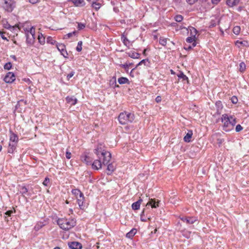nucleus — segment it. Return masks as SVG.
Wrapping results in <instances>:
<instances>
[{
    "label": "nucleus",
    "mask_w": 249,
    "mask_h": 249,
    "mask_svg": "<svg viewBox=\"0 0 249 249\" xmlns=\"http://www.w3.org/2000/svg\"><path fill=\"white\" fill-rule=\"evenodd\" d=\"M75 72L74 71H71L70 73H69L67 76V78L68 80H69L71 77H72L73 75L74 74Z\"/></svg>",
    "instance_id": "50"
},
{
    "label": "nucleus",
    "mask_w": 249,
    "mask_h": 249,
    "mask_svg": "<svg viewBox=\"0 0 249 249\" xmlns=\"http://www.w3.org/2000/svg\"><path fill=\"white\" fill-rule=\"evenodd\" d=\"M142 200V199H139L137 201L133 203L132 204V208L134 210H137L140 209L141 204Z\"/></svg>",
    "instance_id": "18"
},
{
    "label": "nucleus",
    "mask_w": 249,
    "mask_h": 249,
    "mask_svg": "<svg viewBox=\"0 0 249 249\" xmlns=\"http://www.w3.org/2000/svg\"><path fill=\"white\" fill-rule=\"evenodd\" d=\"M10 142L18 144V136L12 131H10Z\"/></svg>",
    "instance_id": "12"
},
{
    "label": "nucleus",
    "mask_w": 249,
    "mask_h": 249,
    "mask_svg": "<svg viewBox=\"0 0 249 249\" xmlns=\"http://www.w3.org/2000/svg\"><path fill=\"white\" fill-rule=\"evenodd\" d=\"M174 19L177 22H180L183 20V17L180 15H177L174 17Z\"/></svg>",
    "instance_id": "38"
},
{
    "label": "nucleus",
    "mask_w": 249,
    "mask_h": 249,
    "mask_svg": "<svg viewBox=\"0 0 249 249\" xmlns=\"http://www.w3.org/2000/svg\"><path fill=\"white\" fill-rule=\"evenodd\" d=\"M82 41H80L78 42L77 46L76 47V50L77 52H81L82 49Z\"/></svg>",
    "instance_id": "39"
},
{
    "label": "nucleus",
    "mask_w": 249,
    "mask_h": 249,
    "mask_svg": "<svg viewBox=\"0 0 249 249\" xmlns=\"http://www.w3.org/2000/svg\"><path fill=\"white\" fill-rule=\"evenodd\" d=\"M84 196L80 197V198L77 199V203L79 205V207L80 209L83 210L84 209V206L83 205L84 204Z\"/></svg>",
    "instance_id": "29"
},
{
    "label": "nucleus",
    "mask_w": 249,
    "mask_h": 249,
    "mask_svg": "<svg viewBox=\"0 0 249 249\" xmlns=\"http://www.w3.org/2000/svg\"><path fill=\"white\" fill-rule=\"evenodd\" d=\"M66 101L68 103L70 104L71 106L75 105L77 102V99L72 96H67L66 98Z\"/></svg>",
    "instance_id": "14"
},
{
    "label": "nucleus",
    "mask_w": 249,
    "mask_h": 249,
    "mask_svg": "<svg viewBox=\"0 0 249 249\" xmlns=\"http://www.w3.org/2000/svg\"><path fill=\"white\" fill-rule=\"evenodd\" d=\"M49 182H50L49 178H48L46 177V178H45V179L44 180V181L43 182V184L45 186H48L49 185Z\"/></svg>",
    "instance_id": "45"
},
{
    "label": "nucleus",
    "mask_w": 249,
    "mask_h": 249,
    "mask_svg": "<svg viewBox=\"0 0 249 249\" xmlns=\"http://www.w3.org/2000/svg\"><path fill=\"white\" fill-rule=\"evenodd\" d=\"M135 119L134 114L124 112L120 114L118 120L121 124H126L132 123Z\"/></svg>",
    "instance_id": "5"
},
{
    "label": "nucleus",
    "mask_w": 249,
    "mask_h": 249,
    "mask_svg": "<svg viewBox=\"0 0 249 249\" xmlns=\"http://www.w3.org/2000/svg\"><path fill=\"white\" fill-rule=\"evenodd\" d=\"M73 4L77 7L83 6L85 5V3L84 0H71Z\"/></svg>",
    "instance_id": "17"
},
{
    "label": "nucleus",
    "mask_w": 249,
    "mask_h": 249,
    "mask_svg": "<svg viewBox=\"0 0 249 249\" xmlns=\"http://www.w3.org/2000/svg\"><path fill=\"white\" fill-rule=\"evenodd\" d=\"M27 33H28L30 35H33V36H35V30L33 28V27H32L30 29V30L29 31H28L27 32Z\"/></svg>",
    "instance_id": "46"
},
{
    "label": "nucleus",
    "mask_w": 249,
    "mask_h": 249,
    "mask_svg": "<svg viewBox=\"0 0 249 249\" xmlns=\"http://www.w3.org/2000/svg\"><path fill=\"white\" fill-rule=\"evenodd\" d=\"M184 49H185L186 50H188V51H189V50H190L192 49V46H188V47H187V48H185H185H184Z\"/></svg>",
    "instance_id": "59"
},
{
    "label": "nucleus",
    "mask_w": 249,
    "mask_h": 249,
    "mask_svg": "<svg viewBox=\"0 0 249 249\" xmlns=\"http://www.w3.org/2000/svg\"><path fill=\"white\" fill-rule=\"evenodd\" d=\"M231 101L233 104H236L238 102V99L237 97L235 96H232L231 98Z\"/></svg>",
    "instance_id": "47"
},
{
    "label": "nucleus",
    "mask_w": 249,
    "mask_h": 249,
    "mask_svg": "<svg viewBox=\"0 0 249 249\" xmlns=\"http://www.w3.org/2000/svg\"><path fill=\"white\" fill-rule=\"evenodd\" d=\"M99 0H94V1H92V7L94 9H95L96 11L99 10L100 8L101 7V4L98 2Z\"/></svg>",
    "instance_id": "27"
},
{
    "label": "nucleus",
    "mask_w": 249,
    "mask_h": 249,
    "mask_svg": "<svg viewBox=\"0 0 249 249\" xmlns=\"http://www.w3.org/2000/svg\"><path fill=\"white\" fill-rule=\"evenodd\" d=\"M233 32L234 34L238 35L240 33V27L238 26H236L234 27L233 28Z\"/></svg>",
    "instance_id": "37"
},
{
    "label": "nucleus",
    "mask_w": 249,
    "mask_h": 249,
    "mask_svg": "<svg viewBox=\"0 0 249 249\" xmlns=\"http://www.w3.org/2000/svg\"><path fill=\"white\" fill-rule=\"evenodd\" d=\"M28 191V189L25 186H24L21 187L20 193L23 196H24V195L27 194Z\"/></svg>",
    "instance_id": "33"
},
{
    "label": "nucleus",
    "mask_w": 249,
    "mask_h": 249,
    "mask_svg": "<svg viewBox=\"0 0 249 249\" xmlns=\"http://www.w3.org/2000/svg\"><path fill=\"white\" fill-rule=\"evenodd\" d=\"M66 157L68 159H70L71 158V153L68 150L66 152Z\"/></svg>",
    "instance_id": "53"
},
{
    "label": "nucleus",
    "mask_w": 249,
    "mask_h": 249,
    "mask_svg": "<svg viewBox=\"0 0 249 249\" xmlns=\"http://www.w3.org/2000/svg\"><path fill=\"white\" fill-rule=\"evenodd\" d=\"M38 0H29V2L32 4H35L38 2Z\"/></svg>",
    "instance_id": "57"
},
{
    "label": "nucleus",
    "mask_w": 249,
    "mask_h": 249,
    "mask_svg": "<svg viewBox=\"0 0 249 249\" xmlns=\"http://www.w3.org/2000/svg\"><path fill=\"white\" fill-rule=\"evenodd\" d=\"M147 51V49H145L143 51V53H142L144 55H146V52Z\"/></svg>",
    "instance_id": "61"
},
{
    "label": "nucleus",
    "mask_w": 249,
    "mask_h": 249,
    "mask_svg": "<svg viewBox=\"0 0 249 249\" xmlns=\"http://www.w3.org/2000/svg\"><path fill=\"white\" fill-rule=\"evenodd\" d=\"M17 146V144L15 143L9 142L8 148V153L13 154L16 150Z\"/></svg>",
    "instance_id": "15"
},
{
    "label": "nucleus",
    "mask_w": 249,
    "mask_h": 249,
    "mask_svg": "<svg viewBox=\"0 0 249 249\" xmlns=\"http://www.w3.org/2000/svg\"><path fill=\"white\" fill-rule=\"evenodd\" d=\"M189 31H190V35L191 36L196 38V35L197 34V30L192 26L189 27Z\"/></svg>",
    "instance_id": "25"
},
{
    "label": "nucleus",
    "mask_w": 249,
    "mask_h": 249,
    "mask_svg": "<svg viewBox=\"0 0 249 249\" xmlns=\"http://www.w3.org/2000/svg\"><path fill=\"white\" fill-rule=\"evenodd\" d=\"M85 27V24L82 23H78V29L79 30L83 29Z\"/></svg>",
    "instance_id": "48"
},
{
    "label": "nucleus",
    "mask_w": 249,
    "mask_h": 249,
    "mask_svg": "<svg viewBox=\"0 0 249 249\" xmlns=\"http://www.w3.org/2000/svg\"><path fill=\"white\" fill-rule=\"evenodd\" d=\"M144 215V210H143L141 214V220L142 221L145 222L146 221V219H143V216Z\"/></svg>",
    "instance_id": "51"
},
{
    "label": "nucleus",
    "mask_w": 249,
    "mask_h": 249,
    "mask_svg": "<svg viewBox=\"0 0 249 249\" xmlns=\"http://www.w3.org/2000/svg\"><path fill=\"white\" fill-rule=\"evenodd\" d=\"M15 80V75L14 73L9 72L4 78V81L7 83H11Z\"/></svg>",
    "instance_id": "7"
},
{
    "label": "nucleus",
    "mask_w": 249,
    "mask_h": 249,
    "mask_svg": "<svg viewBox=\"0 0 249 249\" xmlns=\"http://www.w3.org/2000/svg\"><path fill=\"white\" fill-rule=\"evenodd\" d=\"M120 66L124 68V70H125V71L128 72L129 64H128L127 63H125L124 64H121Z\"/></svg>",
    "instance_id": "41"
},
{
    "label": "nucleus",
    "mask_w": 249,
    "mask_h": 249,
    "mask_svg": "<svg viewBox=\"0 0 249 249\" xmlns=\"http://www.w3.org/2000/svg\"><path fill=\"white\" fill-rule=\"evenodd\" d=\"M102 160H96L93 162H91V165L92 168L94 170H99L101 168L102 164L104 165L102 161Z\"/></svg>",
    "instance_id": "9"
},
{
    "label": "nucleus",
    "mask_w": 249,
    "mask_h": 249,
    "mask_svg": "<svg viewBox=\"0 0 249 249\" xmlns=\"http://www.w3.org/2000/svg\"><path fill=\"white\" fill-rule=\"evenodd\" d=\"M170 71H171V73L172 74H175V72L174 71H173V70H171Z\"/></svg>",
    "instance_id": "64"
},
{
    "label": "nucleus",
    "mask_w": 249,
    "mask_h": 249,
    "mask_svg": "<svg viewBox=\"0 0 249 249\" xmlns=\"http://www.w3.org/2000/svg\"><path fill=\"white\" fill-rule=\"evenodd\" d=\"M57 223L61 229L68 231L76 225V220L73 218H58Z\"/></svg>",
    "instance_id": "3"
},
{
    "label": "nucleus",
    "mask_w": 249,
    "mask_h": 249,
    "mask_svg": "<svg viewBox=\"0 0 249 249\" xmlns=\"http://www.w3.org/2000/svg\"><path fill=\"white\" fill-rule=\"evenodd\" d=\"M159 43L160 45L165 46L167 43V38H164L163 37H160L159 38Z\"/></svg>",
    "instance_id": "32"
},
{
    "label": "nucleus",
    "mask_w": 249,
    "mask_h": 249,
    "mask_svg": "<svg viewBox=\"0 0 249 249\" xmlns=\"http://www.w3.org/2000/svg\"><path fill=\"white\" fill-rule=\"evenodd\" d=\"M196 40H195V41H193V44H192V45H193V47H195V46H196Z\"/></svg>",
    "instance_id": "62"
},
{
    "label": "nucleus",
    "mask_w": 249,
    "mask_h": 249,
    "mask_svg": "<svg viewBox=\"0 0 249 249\" xmlns=\"http://www.w3.org/2000/svg\"><path fill=\"white\" fill-rule=\"evenodd\" d=\"M56 47L58 50L61 53V54L65 58H68V53L66 49V46L64 44L59 43L56 44Z\"/></svg>",
    "instance_id": "6"
},
{
    "label": "nucleus",
    "mask_w": 249,
    "mask_h": 249,
    "mask_svg": "<svg viewBox=\"0 0 249 249\" xmlns=\"http://www.w3.org/2000/svg\"><path fill=\"white\" fill-rule=\"evenodd\" d=\"M137 230L136 229H132L129 232L126 233V237L131 239L136 233Z\"/></svg>",
    "instance_id": "26"
},
{
    "label": "nucleus",
    "mask_w": 249,
    "mask_h": 249,
    "mask_svg": "<svg viewBox=\"0 0 249 249\" xmlns=\"http://www.w3.org/2000/svg\"><path fill=\"white\" fill-rule=\"evenodd\" d=\"M221 0H211L212 3L213 4H217Z\"/></svg>",
    "instance_id": "56"
},
{
    "label": "nucleus",
    "mask_w": 249,
    "mask_h": 249,
    "mask_svg": "<svg viewBox=\"0 0 249 249\" xmlns=\"http://www.w3.org/2000/svg\"><path fill=\"white\" fill-rule=\"evenodd\" d=\"M193 135L192 130H189L186 135L184 136L183 140L185 142H191V139Z\"/></svg>",
    "instance_id": "22"
},
{
    "label": "nucleus",
    "mask_w": 249,
    "mask_h": 249,
    "mask_svg": "<svg viewBox=\"0 0 249 249\" xmlns=\"http://www.w3.org/2000/svg\"><path fill=\"white\" fill-rule=\"evenodd\" d=\"M159 201H156L155 199H149V202L147 203L146 206L150 205L152 208H156L159 207Z\"/></svg>",
    "instance_id": "13"
},
{
    "label": "nucleus",
    "mask_w": 249,
    "mask_h": 249,
    "mask_svg": "<svg viewBox=\"0 0 249 249\" xmlns=\"http://www.w3.org/2000/svg\"><path fill=\"white\" fill-rule=\"evenodd\" d=\"M72 193L75 195L79 194L80 197L83 196V194L79 189H73L72 190Z\"/></svg>",
    "instance_id": "34"
},
{
    "label": "nucleus",
    "mask_w": 249,
    "mask_h": 249,
    "mask_svg": "<svg viewBox=\"0 0 249 249\" xmlns=\"http://www.w3.org/2000/svg\"><path fill=\"white\" fill-rule=\"evenodd\" d=\"M26 43L28 44H32L35 40V36L33 35H30L28 33H26Z\"/></svg>",
    "instance_id": "16"
},
{
    "label": "nucleus",
    "mask_w": 249,
    "mask_h": 249,
    "mask_svg": "<svg viewBox=\"0 0 249 249\" xmlns=\"http://www.w3.org/2000/svg\"><path fill=\"white\" fill-rule=\"evenodd\" d=\"M197 0H186V2L190 5H192L196 2Z\"/></svg>",
    "instance_id": "52"
},
{
    "label": "nucleus",
    "mask_w": 249,
    "mask_h": 249,
    "mask_svg": "<svg viewBox=\"0 0 249 249\" xmlns=\"http://www.w3.org/2000/svg\"><path fill=\"white\" fill-rule=\"evenodd\" d=\"M142 64H144L146 66H149L150 62L149 61L148 59H143L141 60L136 66V68H137L139 66L141 65Z\"/></svg>",
    "instance_id": "30"
},
{
    "label": "nucleus",
    "mask_w": 249,
    "mask_h": 249,
    "mask_svg": "<svg viewBox=\"0 0 249 249\" xmlns=\"http://www.w3.org/2000/svg\"><path fill=\"white\" fill-rule=\"evenodd\" d=\"M244 42H245V41H244H244H239V40H237V41H236V43H237H237H238V44H241V45H245V43H244Z\"/></svg>",
    "instance_id": "58"
},
{
    "label": "nucleus",
    "mask_w": 249,
    "mask_h": 249,
    "mask_svg": "<svg viewBox=\"0 0 249 249\" xmlns=\"http://www.w3.org/2000/svg\"><path fill=\"white\" fill-rule=\"evenodd\" d=\"M215 107L216 108V111L215 115H220L223 108V106L221 101H218L215 103Z\"/></svg>",
    "instance_id": "11"
},
{
    "label": "nucleus",
    "mask_w": 249,
    "mask_h": 249,
    "mask_svg": "<svg viewBox=\"0 0 249 249\" xmlns=\"http://www.w3.org/2000/svg\"><path fill=\"white\" fill-rule=\"evenodd\" d=\"M221 122L223 123V129L224 131L228 132L233 129L236 123V119L232 116H229L227 114H223L221 117Z\"/></svg>",
    "instance_id": "1"
},
{
    "label": "nucleus",
    "mask_w": 249,
    "mask_h": 249,
    "mask_svg": "<svg viewBox=\"0 0 249 249\" xmlns=\"http://www.w3.org/2000/svg\"><path fill=\"white\" fill-rule=\"evenodd\" d=\"M246 70V65L244 62H241L239 64V71L241 72H244Z\"/></svg>",
    "instance_id": "36"
},
{
    "label": "nucleus",
    "mask_w": 249,
    "mask_h": 249,
    "mask_svg": "<svg viewBox=\"0 0 249 249\" xmlns=\"http://www.w3.org/2000/svg\"><path fill=\"white\" fill-rule=\"evenodd\" d=\"M126 53L129 57L134 59L139 58L140 56V53L134 52L133 51H130L128 53Z\"/></svg>",
    "instance_id": "21"
},
{
    "label": "nucleus",
    "mask_w": 249,
    "mask_h": 249,
    "mask_svg": "<svg viewBox=\"0 0 249 249\" xmlns=\"http://www.w3.org/2000/svg\"><path fill=\"white\" fill-rule=\"evenodd\" d=\"M240 0H227V4L230 7L237 5L239 3Z\"/></svg>",
    "instance_id": "23"
},
{
    "label": "nucleus",
    "mask_w": 249,
    "mask_h": 249,
    "mask_svg": "<svg viewBox=\"0 0 249 249\" xmlns=\"http://www.w3.org/2000/svg\"><path fill=\"white\" fill-rule=\"evenodd\" d=\"M196 40V38H195V37L191 36L190 37H188L186 38V41L188 43H192L193 41H195Z\"/></svg>",
    "instance_id": "42"
},
{
    "label": "nucleus",
    "mask_w": 249,
    "mask_h": 249,
    "mask_svg": "<svg viewBox=\"0 0 249 249\" xmlns=\"http://www.w3.org/2000/svg\"><path fill=\"white\" fill-rule=\"evenodd\" d=\"M243 129V127L240 124H237L236 126L235 130L236 132H239Z\"/></svg>",
    "instance_id": "49"
},
{
    "label": "nucleus",
    "mask_w": 249,
    "mask_h": 249,
    "mask_svg": "<svg viewBox=\"0 0 249 249\" xmlns=\"http://www.w3.org/2000/svg\"><path fill=\"white\" fill-rule=\"evenodd\" d=\"M47 42L51 44H54L55 43V41L51 36H48L47 38Z\"/></svg>",
    "instance_id": "40"
},
{
    "label": "nucleus",
    "mask_w": 249,
    "mask_h": 249,
    "mask_svg": "<svg viewBox=\"0 0 249 249\" xmlns=\"http://www.w3.org/2000/svg\"><path fill=\"white\" fill-rule=\"evenodd\" d=\"M94 152L98 159L102 160V162L104 165H107L110 161L111 157L110 153L103 149L101 145L98 146Z\"/></svg>",
    "instance_id": "2"
},
{
    "label": "nucleus",
    "mask_w": 249,
    "mask_h": 249,
    "mask_svg": "<svg viewBox=\"0 0 249 249\" xmlns=\"http://www.w3.org/2000/svg\"><path fill=\"white\" fill-rule=\"evenodd\" d=\"M13 213V211L12 210H9V211H7L5 213V215H6L8 216H10Z\"/></svg>",
    "instance_id": "54"
},
{
    "label": "nucleus",
    "mask_w": 249,
    "mask_h": 249,
    "mask_svg": "<svg viewBox=\"0 0 249 249\" xmlns=\"http://www.w3.org/2000/svg\"><path fill=\"white\" fill-rule=\"evenodd\" d=\"M118 83L122 85L124 84H129V81L128 78L124 77H121L119 78L118 80Z\"/></svg>",
    "instance_id": "28"
},
{
    "label": "nucleus",
    "mask_w": 249,
    "mask_h": 249,
    "mask_svg": "<svg viewBox=\"0 0 249 249\" xmlns=\"http://www.w3.org/2000/svg\"><path fill=\"white\" fill-rule=\"evenodd\" d=\"M68 246L71 249H81L82 244L78 242H71L68 243Z\"/></svg>",
    "instance_id": "10"
},
{
    "label": "nucleus",
    "mask_w": 249,
    "mask_h": 249,
    "mask_svg": "<svg viewBox=\"0 0 249 249\" xmlns=\"http://www.w3.org/2000/svg\"><path fill=\"white\" fill-rule=\"evenodd\" d=\"M12 66L11 62H8L4 65V68L5 70H9L12 68Z\"/></svg>",
    "instance_id": "44"
},
{
    "label": "nucleus",
    "mask_w": 249,
    "mask_h": 249,
    "mask_svg": "<svg viewBox=\"0 0 249 249\" xmlns=\"http://www.w3.org/2000/svg\"><path fill=\"white\" fill-rule=\"evenodd\" d=\"M107 164V174L110 175L115 170V166L112 163L109 164L108 163Z\"/></svg>",
    "instance_id": "20"
},
{
    "label": "nucleus",
    "mask_w": 249,
    "mask_h": 249,
    "mask_svg": "<svg viewBox=\"0 0 249 249\" xmlns=\"http://www.w3.org/2000/svg\"><path fill=\"white\" fill-rule=\"evenodd\" d=\"M121 39L124 45L127 46V45H129L130 42L124 35H122Z\"/></svg>",
    "instance_id": "31"
},
{
    "label": "nucleus",
    "mask_w": 249,
    "mask_h": 249,
    "mask_svg": "<svg viewBox=\"0 0 249 249\" xmlns=\"http://www.w3.org/2000/svg\"><path fill=\"white\" fill-rule=\"evenodd\" d=\"M11 57H12L14 60H17V58L15 55H11Z\"/></svg>",
    "instance_id": "60"
},
{
    "label": "nucleus",
    "mask_w": 249,
    "mask_h": 249,
    "mask_svg": "<svg viewBox=\"0 0 249 249\" xmlns=\"http://www.w3.org/2000/svg\"><path fill=\"white\" fill-rule=\"evenodd\" d=\"M76 32L75 31H73L71 33H68L65 36L64 38H65V39L69 38L71 37L72 36L75 35L76 34Z\"/></svg>",
    "instance_id": "43"
},
{
    "label": "nucleus",
    "mask_w": 249,
    "mask_h": 249,
    "mask_svg": "<svg viewBox=\"0 0 249 249\" xmlns=\"http://www.w3.org/2000/svg\"><path fill=\"white\" fill-rule=\"evenodd\" d=\"M4 220L6 222H8L9 221V219H8V218L6 216H5Z\"/></svg>",
    "instance_id": "63"
},
{
    "label": "nucleus",
    "mask_w": 249,
    "mask_h": 249,
    "mask_svg": "<svg viewBox=\"0 0 249 249\" xmlns=\"http://www.w3.org/2000/svg\"><path fill=\"white\" fill-rule=\"evenodd\" d=\"M177 76L179 79H181L182 81H186L188 83H189V79L188 77L185 75L182 71H179V73L177 74Z\"/></svg>",
    "instance_id": "19"
},
{
    "label": "nucleus",
    "mask_w": 249,
    "mask_h": 249,
    "mask_svg": "<svg viewBox=\"0 0 249 249\" xmlns=\"http://www.w3.org/2000/svg\"><path fill=\"white\" fill-rule=\"evenodd\" d=\"M181 220L184 222H186L189 224H194L195 222L198 221V219L196 217H182L181 218Z\"/></svg>",
    "instance_id": "8"
},
{
    "label": "nucleus",
    "mask_w": 249,
    "mask_h": 249,
    "mask_svg": "<svg viewBox=\"0 0 249 249\" xmlns=\"http://www.w3.org/2000/svg\"><path fill=\"white\" fill-rule=\"evenodd\" d=\"M155 101L157 103H160L161 101V97L160 96H158L156 99Z\"/></svg>",
    "instance_id": "55"
},
{
    "label": "nucleus",
    "mask_w": 249,
    "mask_h": 249,
    "mask_svg": "<svg viewBox=\"0 0 249 249\" xmlns=\"http://www.w3.org/2000/svg\"><path fill=\"white\" fill-rule=\"evenodd\" d=\"M38 41L39 42L43 45L45 43V37L43 36L42 35V34H41L40 35H38Z\"/></svg>",
    "instance_id": "35"
},
{
    "label": "nucleus",
    "mask_w": 249,
    "mask_h": 249,
    "mask_svg": "<svg viewBox=\"0 0 249 249\" xmlns=\"http://www.w3.org/2000/svg\"><path fill=\"white\" fill-rule=\"evenodd\" d=\"M0 7L5 12L11 13L16 7L15 0H0Z\"/></svg>",
    "instance_id": "4"
},
{
    "label": "nucleus",
    "mask_w": 249,
    "mask_h": 249,
    "mask_svg": "<svg viewBox=\"0 0 249 249\" xmlns=\"http://www.w3.org/2000/svg\"><path fill=\"white\" fill-rule=\"evenodd\" d=\"M82 160L87 165H91L92 162V159L87 155H85L82 157Z\"/></svg>",
    "instance_id": "24"
}]
</instances>
